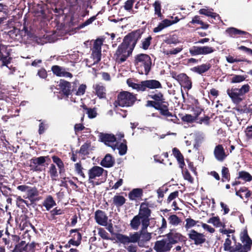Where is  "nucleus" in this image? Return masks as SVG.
Instances as JSON below:
<instances>
[{"label": "nucleus", "instance_id": "f257e3e1", "mask_svg": "<svg viewBox=\"0 0 252 252\" xmlns=\"http://www.w3.org/2000/svg\"><path fill=\"white\" fill-rule=\"evenodd\" d=\"M143 33V30L139 29L132 31L124 37L123 42L118 46L114 54L113 59L118 64L124 63L131 56L138 41L141 39Z\"/></svg>", "mask_w": 252, "mask_h": 252}, {"label": "nucleus", "instance_id": "f03ea898", "mask_svg": "<svg viewBox=\"0 0 252 252\" xmlns=\"http://www.w3.org/2000/svg\"><path fill=\"white\" fill-rule=\"evenodd\" d=\"M151 91L147 95V98L152 100L146 101L145 106L147 107H152L159 111V114L166 118L171 117V119L167 120L175 124H178L179 121L176 115H173L169 110V103L165 101L163 94L161 92L155 89Z\"/></svg>", "mask_w": 252, "mask_h": 252}, {"label": "nucleus", "instance_id": "7ed1b4c3", "mask_svg": "<svg viewBox=\"0 0 252 252\" xmlns=\"http://www.w3.org/2000/svg\"><path fill=\"white\" fill-rule=\"evenodd\" d=\"M133 63L140 74L147 75L151 69L152 59L146 54H139L135 56Z\"/></svg>", "mask_w": 252, "mask_h": 252}, {"label": "nucleus", "instance_id": "20e7f679", "mask_svg": "<svg viewBox=\"0 0 252 252\" xmlns=\"http://www.w3.org/2000/svg\"><path fill=\"white\" fill-rule=\"evenodd\" d=\"M126 83L129 87L138 92H145L147 89H157L162 88L161 83L155 79L146 80L140 82V83H135L133 82L131 79H128Z\"/></svg>", "mask_w": 252, "mask_h": 252}, {"label": "nucleus", "instance_id": "39448f33", "mask_svg": "<svg viewBox=\"0 0 252 252\" xmlns=\"http://www.w3.org/2000/svg\"><path fill=\"white\" fill-rule=\"evenodd\" d=\"M136 100V96L127 91H121L117 96V99L113 103L114 107L132 106Z\"/></svg>", "mask_w": 252, "mask_h": 252}, {"label": "nucleus", "instance_id": "423d86ee", "mask_svg": "<svg viewBox=\"0 0 252 252\" xmlns=\"http://www.w3.org/2000/svg\"><path fill=\"white\" fill-rule=\"evenodd\" d=\"M240 239L243 245L240 243L236 244L232 246L228 252H248L251 250L252 240L249 236L246 229H244L241 233Z\"/></svg>", "mask_w": 252, "mask_h": 252}, {"label": "nucleus", "instance_id": "0eeeda50", "mask_svg": "<svg viewBox=\"0 0 252 252\" xmlns=\"http://www.w3.org/2000/svg\"><path fill=\"white\" fill-rule=\"evenodd\" d=\"M250 87L249 84H245L242 86L240 89L229 88L227 90V94L231 98L234 103H239L241 102L243 98L242 97L245 94L248 93L250 91Z\"/></svg>", "mask_w": 252, "mask_h": 252}, {"label": "nucleus", "instance_id": "6e6552de", "mask_svg": "<svg viewBox=\"0 0 252 252\" xmlns=\"http://www.w3.org/2000/svg\"><path fill=\"white\" fill-rule=\"evenodd\" d=\"M171 74L172 77L177 80L184 89L189 90L191 88V80L186 73H181L177 74L176 72L173 71Z\"/></svg>", "mask_w": 252, "mask_h": 252}, {"label": "nucleus", "instance_id": "1a4fd4ad", "mask_svg": "<svg viewBox=\"0 0 252 252\" xmlns=\"http://www.w3.org/2000/svg\"><path fill=\"white\" fill-rule=\"evenodd\" d=\"M9 46L4 45L0 41V61L3 66L8 67L12 60L11 56V49L9 48Z\"/></svg>", "mask_w": 252, "mask_h": 252}, {"label": "nucleus", "instance_id": "9d476101", "mask_svg": "<svg viewBox=\"0 0 252 252\" xmlns=\"http://www.w3.org/2000/svg\"><path fill=\"white\" fill-rule=\"evenodd\" d=\"M30 167L34 172H40L45 169V158L33 157L30 160Z\"/></svg>", "mask_w": 252, "mask_h": 252}, {"label": "nucleus", "instance_id": "9b49d317", "mask_svg": "<svg viewBox=\"0 0 252 252\" xmlns=\"http://www.w3.org/2000/svg\"><path fill=\"white\" fill-rule=\"evenodd\" d=\"M57 87V90L59 91V93L63 97L68 98L73 91L71 90V83L64 79L60 80Z\"/></svg>", "mask_w": 252, "mask_h": 252}, {"label": "nucleus", "instance_id": "f8f14e48", "mask_svg": "<svg viewBox=\"0 0 252 252\" xmlns=\"http://www.w3.org/2000/svg\"><path fill=\"white\" fill-rule=\"evenodd\" d=\"M215 51V49L213 47L208 46H193L189 49V53L192 56L210 54L213 53Z\"/></svg>", "mask_w": 252, "mask_h": 252}, {"label": "nucleus", "instance_id": "ddd939ff", "mask_svg": "<svg viewBox=\"0 0 252 252\" xmlns=\"http://www.w3.org/2000/svg\"><path fill=\"white\" fill-rule=\"evenodd\" d=\"M23 30H24L25 33L24 36H25L26 34L30 36V32L28 31V28L26 27H24ZM23 32L24 31L23 30L20 31L19 29L14 28L8 32V35L13 40L21 41L23 39Z\"/></svg>", "mask_w": 252, "mask_h": 252}, {"label": "nucleus", "instance_id": "4468645a", "mask_svg": "<svg viewBox=\"0 0 252 252\" xmlns=\"http://www.w3.org/2000/svg\"><path fill=\"white\" fill-rule=\"evenodd\" d=\"M105 173L107 175V171L98 166H94L88 170V176L89 183L93 182V180L97 177H99Z\"/></svg>", "mask_w": 252, "mask_h": 252}, {"label": "nucleus", "instance_id": "2eb2a0df", "mask_svg": "<svg viewBox=\"0 0 252 252\" xmlns=\"http://www.w3.org/2000/svg\"><path fill=\"white\" fill-rule=\"evenodd\" d=\"M139 216L141 220H150L152 211L149 208V204L148 202H142L139 210Z\"/></svg>", "mask_w": 252, "mask_h": 252}, {"label": "nucleus", "instance_id": "dca6fc26", "mask_svg": "<svg viewBox=\"0 0 252 252\" xmlns=\"http://www.w3.org/2000/svg\"><path fill=\"white\" fill-rule=\"evenodd\" d=\"M189 238L194 242L195 245H201L206 240L205 235L194 230H191L189 234Z\"/></svg>", "mask_w": 252, "mask_h": 252}, {"label": "nucleus", "instance_id": "f3484780", "mask_svg": "<svg viewBox=\"0 0 252 252\" xmlns=\"http://www.w3.org/2000/svg\"><path fill=\"white\" fill-rule=\"evenodd\" d=\"M167 240L171 246L179 242H185L186 238L185 237L179 233L170 232L167 234Z\"/></svg>", "mask_w": 252, "mask_h": 252}, {"label": "nucleus", "instance_id": "a211bd4d", "mask_svg": "<svg viewBox=\"0 0 252 252\" xmlns=\"http://www.w3.org/2000/svg\"><path fill=\"white\" fill-rule=\"evenodd\" d=\"M171 248L172 246L166 239L157 241L155 243L154 249L157 252H166L169 251Z\"/></svg>", "mask_w": 252, "mask_h": 252}, {"label": "nucleus", "instance_id": "6ab92c4d", "mask_svg": "<svg viewBox=\"0 0 252 252\" xmlns=\"http://www.w3.org/2000/svg\"><path fill=\"white\" fill-rule=\"evenodd\" d=\"M66 70V68L64 67L57 65H53L51 68V70L54 74L57 76L72 78L73 77L72 73L67 71Z\"/></svg>", "mask_w": 252, "mask_h": 252}, {"label": "nucleus", "instance_id": "aec40b11", "mask_svg": "<svg viewBox=\"0 0 252 252\" xmlns=\"http://www.w3.org/2000/svg\"><path fill=\"white\" fill-rule=\"evenodd\" d=\"M100 141L110 147L113 148V144L116 141V138L113 134L104 133L100 132L99 135Z\"/></svg>", "mask_w": 252, "mask_h": 252}, {"label": "nucleus", "instance_id": "412c9836", "mask_svg": "<svg viewBox=\"0 0 252 252\" xmlns=\"http://www.w3.org/2000/svg\"><path fill=\"white\" fill-rule=\"evenodd\" d=\"M225 32L230 36L233 38L238 37L239 36H244L248 37V36H250L251 34L249 32L239 30L237 28L231 27L227 28Z\"/></svg>", "mask_w": 252, "mask_h": 252}, {"label": "nucleus", "instance_id": "4be33fe9", "mask_svg": "<svg viewBox=\"0 0 252 252\" xmlns=\"http://www.w3.org/2000/svg\"><path fill=\"white\" fill-rule=\"evenodd\" d=\"M126 201V199L124 196L120 195V193H117L109 202L111 203V206L116 207L117 209H119L125 204Z\"/></svg>", "mask_w": 252, "mask_h": 252}, {"label": "nucleus", "instance_id": "5701e85b", "mask_svg": "<svg viewBox=\"0 0 252 252\" xmlns=\"http://www.w3.org/2000/svg\"><path fill=\"white\" fill-rule=\"evenodd\" d=\"M214 155L216 159L220 162L223 161L227 156L223 147L221 144H219L215 147Z\"/></svg>", "mask_w": 252, "mask_h": 252}, {"label": "nucleus", "instance_id": "b1692460", "mask_svg": "<svg viewBox=\"0 0 252 252\" xmlns=\"http://www.w3.org/2000/svg\"><path fill=\"white\" fill-rule=\"evenodd\" d=\"M95 94L99 98H105L106 96V90L105 87L101 84H96L93 85Z\"/></svg>", "mask_w": 252, "mask_h": 252}, {"label": "nucleus", "instance_id": "393cba45", "mask_svg": "<svg viewBox=\"0 0 252 252\" xmlns=\"http://www.w3.org/2000/svg\"><path fill=\"white\" fill-rule=\"evenodd\" d=\"M115 163V158L110 154H107L100 162V165L104 167H113Z\"/></svg>", "mask_w": 252, "mask_h": 252}, {"label": "nucleus", "instance_id": "a878e982", "mask_svg": "<svg viewBox=\"0 0 252 252\" xmlns=\"http://www.w3.org/2000/svg\"><path fill=\"white\" fill-rule=\"evenodd\" d=\"M141 222L142 228L140 233V238L142 239L141 240L145 241H149L151 238V234L146 232L145 231L148 226L149 225V221H141Z\"/></svg>", "mask_w": 252, "mask_h": 252}, {"label": "nucleus", "instance_id": "bb28decb", "mask_svg": "<svg viewBox=\"0 0 252 252\" xmlns=\"http://www.w3.org/2000/svg\"><path fill=\"white\" fill-rule=\"evenodd\" d=\"M211 66L212 65L210 63H203L193 67L191 70L198 74L202 75L208 71L211 68Z\"/></svg>", "mask_w": 252, "mask_h": 252}, {"label": "nucleus", "instance_id": "cd10ccee", "mask_svg": "<svg viewBox=\"0 0 252 252\" xmlns=\"http://www.w3.org/2000/svg\"><path fill=\"white\" fill-rule=\"evenodd\" d=\"M178 196L179 191L178 190L175 191L169 194L166 201L167 204H169L173 201L171 207L175 210L179 209L177 202L174 200L176 198H178Z\"/></svg>", "mask_w": 252, "mask_h": 252}, {"label": "nucleus", "instance_id": "c85d7f7f", "mask_svg": "<svg viewBox=\"0 0 252 252\" xmlns=\"http://www.w3.org/2000/svg\"><path fill=\"white\" fill-rule=\"evenodd\" d=\"M42 205L46 210L49 211L56 205V203L53 197L51 195H48L44 199Z\"/></svg>", "mask_w": 252, "mask_h": 252}, {"label": "nucleus", "instance_id": "c756f323", "mask_svg": "<svg viewBox=\"0 0 252 252\" xmlns=\"http://www.w3.org/2000/svg\"><path fill=\"white\" fill-rule=\"evenodd\" d=\"M170 20L168 19H163L160 23H158L157 27L153 29V32L157 33L161 32L163 29L171 26Z\"/></svg>", "mask_w": 252, "mask_h": 252}, {"label": "nucleus", "instance_id": "7c9ffc66", "mask_svg": "<svg viewBox=\"0 0 252 252\" xmlns=\"http://www.w3.org/2000/svg\"><path fill=\"white\" fill-rule=\"evenodd\" d=\"M143 193V191L142 189H134L128 193V198L130 200H135L141 198Z\"/></svg>", "mask_w": 252, "mask_h": 252}, {"label": "nucleus", "instance_id": "2f4dec72", "mask_svg": "<svg viewBox=\"0 0 252 252\" xmlns=\"http://www.w3.org/2000/svg\"><path fill=\"white\" fill-rule=\"evenodd\" d=\"M152 6L154 9V14L157 16L158 18L162 20L163 18V15L161 13V2L160 0H156Z\"/></svg>", "mask_w": 252, "mask_h": 252}, {"label": "nucleus", "instance_id": "473e14b6", "mask_svg": "<svg viewBox=\"0 0 252 252\" xmlns=\"http://www.w3.org/2000/svg\"><path fill=\"white\" fill-rule=\"evenodd\" d=\"M137 0H126L124 3L123 7L127 12L134 14L137 12V11L133 9L134 4Z\"/></svg>", "mask_w": 252, "mask_h": 252}, {"label": "nucleus", "instance_id": "72a5a7b5", "mask_svg": "<svg viewBox=\"0 0 252 252\" xmlns=\"http://www.w3.org/2000/svg\"><path fill=\"white\" fill-rule=\"evenodd\" d=\"M52 159L54 163H55L58 166L59 173L61 174L63 172H64L65 171L64 165L62 160L57 156H53L52 157Z\"/></svg>", "mask_w": 252, "mask_h": 252}, {"label": "nucleus", "instance_id": "f704fd0d", "mask_svg": "<svg viewBox=\"0 0 252 252\" xmlns=\"http://www.w3.org/2000/svg\"><path fill=\"white\" fill-rule=\"evenodd\" d=\"M48 173L53 181H57L58 176L57 169L54 164H51L49 168Z\"/></svg>", "mask_w": 252, "mask_h": 252}, {"label": "nucleus", "instance_id": "c9c22d12", "mask_svg": "<svg viewBox=\"0 0 252 252\" xmlns=\"http://www.w3.org/2000/svg\"><path fill=\"white\" fill-rule=\"evenodd\" d=\"M91 146V144L90 142L87 141V142L85 143L84 144H83L79 151H76V153H80L84 156H87L89 155V153L88 152V150L89 148Z\"/></svg>", "mask_w": 252, "mask_h": 252}, {"label": "nucleus", "instance_id": "e433bc0d", "mask_svg": "<svg viewBox=\"0 0 252 252\" xmlns=\"http://www.w3.org/2000/svg\"><path fill=\"white\" fill-rule=\"evenodd\" d=\"M74 169L75 171L78 175L83 179H85L86 178V176L83 172L84 168L82 166L81 162L80 161L74 164Z\"/></svg>", "mask_w": 252, "mask_h": 252}, {"label": "nucleus", "instance_id": "4c0bfd02", "mask_svg": "<svg viewBox=\"0 0 252 252\" xmlns=\"http://www.w3.org/2000/svg\"><path fill=\"white\" fill-rule=\"evenodd\" d=\"M238 174V176L236 178L237 179H241L246 182H250L252 180V176L247 171H240Z\"/></svg>", "mask_w": 252, "mask_h": 252}, {"label": "nucleus", "instance_id": "58836bf2", "mask_svg": "<svg viewBox=\"0 0 252 252\" xmlns=\"http://www.w3.org/2000/svg\"><path fill=\"white\" fill-rule=\"evenodd\" d=\"M201 111L199 112H198L195 116H193L190 114H186L182 118V120L184 122H186L189 123H193L195 122L197 119V117L200 114Z\"/></svg>", "mask_w": 252, "mask_h": 252}, {"label": "nucleus", "instance_id": "ea45409f", "mask_svg": "<svg viewBox=\"0 0 252 252\" xmlns=\"http://www.w3.org/2000/svg\"><path fill=\"white\" fill-rule=\"evenodd\" d=\"M199 13L200 14L204 15L208 17H211L214 19H216V17L220 18L219 15L217 13L213 12L210 10L205 8L200 9L199 11Z\"/></svg>", "mask_w": 252, "mask_h": 252}, {"label": "nucleus", "instance_id": "a19ab883", "mask_svg": "<svg viewBox=\"0 0 252 252\" xmlns=\"http://www.w3.org/2000/svg\"><path fill=\"white\" fill-rule=\"evenodd\" d=\"M26 244L25 241H21L18 244L15 245L13 250H11V252H23L26 250Z\"/></svg>", "mask_w": 252, "mask_h": 252}, {"label": "nucleus", "instance_id": "79ce46f5", "mask_svg": "<svg viewBox=\"0 0 252 252\" xmlns=\"http://www.w3.org/2000/svg\"><path fill=\"white\" fill-rule=\"evenodd\" d=\"M95 220H107L108 217L104 211L98 210L95 212Z\"/></svg>", "mask_w": 252, "mask_h": 252}, {"label": "nucleus", "instance_id": "37998d69", "mask_svg": "<svg viewBox=\"0 0 252 252\" xmlns=\"http://www.w3.org/2000/svg\"><path fill=\"white\" fill-rule=\"evenodd\" d=\"M222 178L221 181L225 182L226 181H229L230 180V174L229 169L225 166L222 167L221 169Z\"/></svg>", "mask_w": 252, "mask_h": 252}, {"label": "nucleus", "instance_id": "c03bdc74", "mask_svg": "<svg viewBox=\"0 0 252 252\" xmlns=\"http://www.w3.org/2000/svg\"><path fill=\"white\" fill-rule=\"evenodd\" d=\"M119 150V154L121 156H123L126 153L127 147L126 145V141L125 139L123 140L122 142L117 147Z\"/></svg>", "mask_w": 252, "mask_h": 252}, {"label": "nucleus", "instance_id": "a18cd8bd", "mask_svg": "<svg viewBox=\"0 0 252 252\" xmlns=\"http://www.w3.org/2000/svg\"><path fill=\"white\" fill-rule=\"evenodd\" d=\"M16 205L19 207L23 209L26 205L28 207H30V204L28 201L22 199L21 196H18L16 199Z\"/></svg>", "mask_w": 252, "mask_h": 252}, {"label": "nucleus", "instance_id": "49530a36", "mask_svg": "<svg viewBox=\"0 0 252 252\" xmlns=\"http://www.w3.org/2000/svg\"><path fill=\"white\" fill-rule=\"evenodd\" d=\"M152 37L151 35L141 40V46L140 47L144 50H147L151 44Z\"/></svg>", "mask_w": 252, "mask_h": 252}, {"label": "nucleus", "instance_id": "de8ad7c7", "mask_svg": "<svg viewBox=\"0 0 252 252\" xmlns=\"http://www.w3.org/2000/svg\"><path fill=\"white\" fill-rule=\"evenodd\" d=\"M231 219L232 220H244V218L241 212L234 211L231 213Z\"/></svg>", "mask_w": 252, "mask_h": 252}, {"label": "nucleus", "instance_id": "09e8293b", "mask_svg": "<svg viewBox=\"0 0 252 252\" xmlns=\"http://www.w3.org/2000/svg\"><path fill=\"white\" fill-rule=\"evenodd\" d=\"M101 51H92V56L94 60V64L98 63L101 59Z\"/></svg>", "mask_w": 252, "mask_h": 252}, {"label": "nucleus", "instance_id": "8fccbe9b", "mask_svg": "<svg viewBox=\"0 0 252 252\" xmlns=\"http://www.w3.org/2000/svg\"><path fill=\"white\" fill-rule=\"evenodd\" d=\"M103 40L100 38L96 39L93 44L92 51H101V46L103 44Z\"/></svg>", "mask_w": 252, "mask_h": 252}, {"label": "nucleus", "instance_id": "3c124183", "mask_svg": "<svg viewBox=\"0 0 252 252\" xmlns=\"http://www.w3.org/2000/svg\"><path fill=\"white\" fill-rule=\"evenodd\" d=\"M11 219V216L10 212H5L0 208V220H10Z\"/></svg>", "mask_w": 252, "mask_h": 252}, {"label": "nucleus", "instance_id": "603ef678", "mask_svg": "<svg viewBox=\"0 0 252 252\" xmlns=\"http://www.w3.org/2000/svg\"><path fill=\"white\" fill-rule=\"evenodd\" d=\"M64 213V210L63 209H61L58 207H55L52 210L50 211V214L53 219H56L55 218V216L56 215H60L63 214Z\"/></svg>", "mask_w": 252, "mask_h": 252}, {"label": "nucleus", "instance_id": "864d4df0", "mask_svg": "<svg viewBox=\"0 0 252 252\" xmlns=\"http://www.w3.org/2000/svg\"><path fill=\"white\" fill-rule=\"evenodd\" d=\"M245 79L246 77L244 75H233V77L231 78L230 82L231 83H238L243 82Z\"/></svg>", "mask_w": 252, "mask_h": 252}, {"label": "nucleus", "instance_id": "5fc2aeb1", "mask_svg": "<svg viewBox=\"0 0 252 252\" xmlns=\"http://www.w3.org/2000/svg\"><path fill=\"white\" fill-rule=\"evenodd\" d=\"M231 240L230 239V235H227V238L225 239L223 245V248L224 251L229 252L232 246Z\"/></svg>", "mask_w": 252, "mask_h": 252}, {"label": "nucleus", "instance_id": "6e6d98bb", "mask_svg": "<svg viewBox=\"0 0 252 252\" xmlns=\"http://www.w3.org/2000/svg\"><path fill=\"white\" fill-rule=\"evenodd\" d=\"M182 172L185 180H188L190 183H193V178L187 168L183 169Z\"/></svg>", "mask_w": 252, "mask_h": 252}, {"label": "nucleus", "instance_id": "4d7b16f0", "mask_svg": "<svg viewBox=\"0 0 252 252\" xmlns=\"http://www.w3.org/2000/svg\"><path fill=\"white\" fill-rule=\"evenodd\" d=\"M27 196H37L38 195V191L36 187H29L27 191Z\"/></svg>", "mask_w": 252, "mask_h": 252}, {"label": "nucleus", "instance_id": "13d9d810", "mask_svg": "<svg viewBox=\"0 0 252 252\" xmlns=\"http://www.w3.org/2000/svg\"><path fill=\"white\" fill-rule=\"evenodd\" d=\"M183 50V48L181 47H178L176 48L173 49V50H166L164 52V53L165 55H176L178 53L181 52V51Z\"/></svg>", "mask_w": 252, "mask_h": 252}, {"label": "nucleus", "instance_id": "bf43d9fd", "mask_svg": "<svg viewBox=\"0 0 252 252\" xmlns=\"http://www.w3.org/2000/svg\"><path fill=\"white\" fill-rule=\"evenodd\" d=\"M77 231L78 229H71L70 231V234H72V233H75V234L72 236V239L76 240L78 242L81 243V240L82 238L81 235L80 233L78 232Z\"/></svg>", "mask_w": 252, "mask_h": 252}, {"label": "nucleus", "instance_id": "052dcab7", "mask_svg": "<svg viewBox=\"0 0 252 252\" xmlns=\"http://www.w3.org/2000/svg\"><path fill=\"white\" fill-rule=\"evenodd\" d=\"M130 243H136L140 239V235L138 232L130 234L129 236Z\"/></svg>", "mask_w": 252, "mask_h": 252}, {"label": "nucleus", "instance_id": "680f3d73", "mask_svg": "<svg viewBox=\"0 0 252 252\" xmlns=\"http://www.w3.org/2000/svg\"><path fill=\"white\" fill-rule=\"evenodd\" d=\"M163 214L164 216H165L166 217L169 216V217L168 218V220H180L176 215H169V211L166 209L164 210Z\"/></svg>", "mask_w": 252, "mask_h": 252}, {"label": "nucleus", "instance_id": "e2e57ef3", "mask_svg": "<svg viewBox=\"0 0 252 252\" xmlns=\"http://www.w3.org/2000/svg\"><path fill=\"white\" fill-rule=\"evenodd\" d=\"M173 155L176 157L178 161L182 160L184 158L183 155L181 154L179 149L177 148H174L172 150Z\"/></svg>", "mask_w": 252, "mask_h": 252}, {"label": "nucleus", "instance_id": "0e129e2a", "mask_svg": "<svg viewBox=\"0 0 252 252\" xmlns=\"http://www.w3.org/2000/svg\"><path fill=\"white\" fill-rule=\"evenodd\" d=\"M102 226H106V229L111 233H113L114 230L112 223H109L108 221H97Z\"/></svg>", "mask_w": 252, "mask_h": 252}, {"label": "nucleus", "instance_id": "69168bd1", "mask_svg": "<svg viewBox=\"0 0 252 252\" xmlns=\"http://www.w3.org/2000/svg\"><path fill=\"white\" fill-rule=\"evenodd\" d=\"M117 238L118 240L122 244H126L127 243H130L129 236H127L124 235L120 234Z\"/></svg>", "mask_w": 252, "mask_h": 252}, {"label": "nucleus", "instance_id": "338daca9", "mask_svg": "<svg viewBox=\"0 0 252 252\" xmlns=\"http://www.w3.org/2000/svg\"><path fill=\"white\" fill-rule=\"evenodd\" d=\"M96 15L91 17V18L87 20L85 22L82 23L80 25V28H83L85 27L92 24L96 19Z\"/></svg>", "mask_w": 252, "mask_h": 252}, {"label": "nucleus", "instance_id": "774afa93", "mask_svg": "<svg viewBox=\"0 0 252 252\" xmlns=\"http://www.w3.org/2000/svg\"><path fill=\"white\" fill-rule=\"evenodd\" d=\"M245 133L247 139L252 141V125L248 126L245 130Z\"/></svg>", "mask_w": 252, "mask_h": 252}]
</instances>
